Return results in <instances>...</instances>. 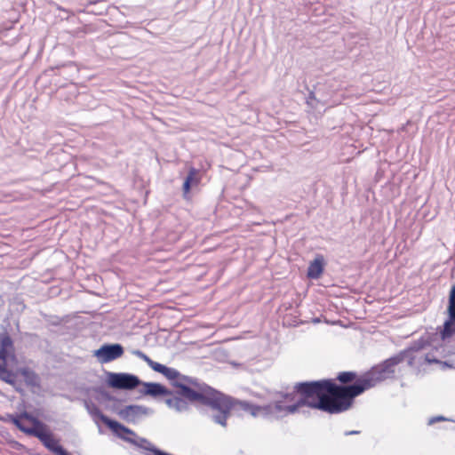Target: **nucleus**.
I'll return each mask as SVG.
<instances>
[{
	"label": "nucleus",
	"instance_id": "obj_11",
	"mask_svg": "<svg viewBox=\"0 0 455 455\" xmlns=\"http://www.w3.org/2000/svg\"><path fill=\"white\" fill-rule=\"evenodd\" d=\"M324 258L323 255H316L313 261L310 262L307 268V276L316 279L323 272Z\"/></svg>",
	"mask_w": 455,
	"mask_h": 455
},
{
	"label": "nucleus",
	"instance_id": "obj_10",
	"mask_svg": "<svg viewBox=\"0 0 455 455\" xmlns=\"http://www.w3.org/2000/svg\"><path fill=\"white\" fill-rule=\"evenodd\" d=\"M124 354V348L119 344L103 345L95 352V355L101 363H108L121 357Z\"/></svg>",
	"mask_w": 455,
	"mask_h": 455
},
{
	"label": "nucleus",
	"instance_id": "obj_5",
	"mask_svg": "<svg viewBox=\"0 0 455 455\" xmlns=\"http://www.w3.org/2000/svg\"><path fill=\"white\" fill-rule=\"evenodd\" d=\"M13 341L7 331L0 333V379L6 383L13 384L14 375L7 370V360L14 357Z\"/></svg>",
	"mask_w": 455,
	"mask_h": 455
},
{
	"label": "nucleus",
	"instance_id": "obj_9",
	"mask_svg": "<svg viewBox=\"0 0 455 455\" xmlns=\"http://www.w3.org/2000/svg\"><path fill=\"white\" fill-rule=\"evenodd\" d=\"M108 384L114 388L118 389H133L140 384V379L128 373H114L108 375Z\"/></svg>",
	"mask_w": 455,
	"mask_h": 455
},
{
	"label": "nucleus",
	"instance_id": "obj_16",
	"mask_svg": "<svg viewBox=\"0 0 455 455\" xmlns=\"http://www.w3.org/2000/svg\"><path fill=\"white\" fill-rule=\"evenodd\" d=\"M199 171L196 168H190L188 171V174L185 180H189V183L192 185H198L200 183V178L198 177Z\"/></svg>",
	"mask_w": 455,
	"mask_h": 455
},
{
	"label": "nucleus",
	"instance_id": "obj_4",
	"mask_svg": "<svg viewBox=\"0 0 455 455\" xmlns=\"http://www.w3.org/2000/svg\"><path fill=\"white\" fill-rule=\"evenodd\" d=\"M100 419L119 438L143 448L147 451H148V448H156L147 439L139 438L133 430L126 427L121 423L113 420L103 414L100 416ZM148 453V452H147V454Z\"/></svg>",
	"mask_w": 455,
	"mask_h": 455
},
{
	"label": "nucleus",
	"instance_id": "obj_13",
	"mask_svg": "<svg viewBox=\"0 0 455 455\" xmlns=\"http://www.w3.org/2000/svg\"><path fill=\"white\" fill-rule=\"evenodd\" d=\"M144 393L152 396H159L168 395L169 391L165 387L159 383H146Z\"/></svg>",
	"mask_w": 455,
	"mask_h": 455
},
{
	"label": "nucleus",
	"instance_id": "obj_3",
	"mask_svg": "<svg viewBox=\"0 0 455 455\" xmlns=\"http://www.w3.org/2000/svg\"><path fill=\"white\" fill-rule=\"evenodd\" d=\"M402 360L403 358L400 356L387 359L381 364L373 367L371 371L360 376V379L355 385L338 386V384L334 382V389L343 412L348 411L353 406L355 397L375 387L378 383L393 374L395 372V367L400 363Z\"/></svg>",
	"mask_w": 455,
	"mask_h": 455
},
{
	"label": "nucleus",
	"instance_id": "obj_12",
	"mask_svg": "<svg viewBox=\"0 0 455 455\" xmlns=\"http://www.w3.org/2000/svg\"><path fill=\"white\" fill-rule=\"evenodd\" d=\"M359 379L360 377H357L355 371H341L335 379V380L342 384L341 386L355 385Z\"/></svg>",
	"mask_w": 455,
	"mask_h": 455
},
{
	"label": "nucleus",
	"instance_id": "obj_2",
	"mask_svg": "<svg viewBox=\"0 0 455 455\" xmlns=\"http://www.w3.org/2000/svg\"><path fill=\"white\" fill-rule=\"evenodd\" d=\"M299 398L296 403L286 404L284 401H276L267 406L251 407V414L257 416L261 412L293 414L302 407L319 410L330 414L343 412L334 389V379H327L309 382H299L294 386Z\"/></svg>",
	"mask_w": 455,
	"mask_h": 455
},
{
	"label": "nucleus",
	"instance_id": "obj_7",
	"mask_svg": "<svg viewBox=\"0 0 455 455\" xmlns=\"http://www.w3.org/2000/svg\"><path fill=\"white\" fill-rule=\"evenodd\" d=\"M10 419L20 431L32 436V431H40L41 427L44 425L28 412H23L15 416L12 415L10 416Z\"/></svg>",
	"mask_w": 455,
	"mask_h": 455
},
{
	"label": "nucleus",
	"instance_id": "obj_6",
	"mask_svg": "<svg viewBox=\"0 0 455 455\" xmlns=\"http://www.w3.org/2000/svg\"><path fill=\"white\" fill-rule=\"evenodd\" d=\"M447 315L448 317L440 331V337L443 340L448 339L455 334V285L450 291Z\"/></svg>",
	"mask_w": 455,
	"mask_h": 455
},
{
	"label": "nucleus",
	"instance_id": "obj_8",
	"mask_svg": "<svg viewBox=\"0 0 455 455\" xmlns=\"http://www.w3.org/2000/svg\"><path fill=\"white\" fill-rule=\"evenodd\" d=\"M33 436L37 437L42 443L52 451L55 455H70L60 444L59 440L55 439L52 432L48 429L46 425L41 427L40 431H32Z\"/></svg>",
	"mask_w": 455,
	"mask_h": 455
},
{
	"label": "nucleus",
	"instance_id": "obj_14",
	"mask_svg": "<svg viewBox=\"0 0 455 455\" xmlns=\"http://www.w3.org/2000/svg\"><path fill=\"white\" fill-rule=\"evenodd\" d=\"M19 373L23 377L25 382L28 386L36 387L39 384L38 376L35 371L29 368H21L19 370Z\"/></svg>",
	"mask_w": 455,
	"mask_h": 455
},
{
	"label": "nucleus",
	"instance_id": "obj_17",
	"mask_svg": "<svg viewBox=\"0 0 455 455\" xmlns=\"http://www.w3.org/2000/svg\"><path fill=\"white\" fill-rule=\"evenodd\" d=\"M425 361L427 363H429V364L430 363H439V364H442L443 367H450V365L447 363L442 362L429 354L426 355Z\"/></svg>",
	"mask_w": 455,
	"mask_h": 455
},
{
	"label": "nucleus",
	"instance_id": "obj_19",
	"mask_svg": "<svg viewBox=\"0 0 455 455\" xmlns=\"http://www.w3.org/2000/svg\"><path fill=\"white\" fill-rule=\"evenodd\" d=\"M192 184L189 183V180H185L182 186L183 194L186 196L189 194Z\"/></svg>",
	"mask_w": 455,
	"mask_h": 455
},
{
	"label": "nucleus",
	"instance_id": "obj_18",
	"mask_svg": "<svg viewBox=\"0 0 455 455\" xmlns=\"http://www.w3.org/2000/svg\"><path fill=\"white\" fill-rule=\"evenodd\" d=\"M298 394L294 391L292 394H285L283 395V401L286 404H291L296 403L298 399H296V395Z\"/></svg>",
	"mask_w": 455,
	"mask_h": 455
},
{
	"label": "nucleus",
	"instance_id": "obj_15",
	"mask_svg": "<svg viewBox=\"0 0 455 455\" xmlns=\"http://www.w3.org/2000/svg\"><path fill=\"white\" fill-rule=\"evenodd\" d=\"M139 406L129 405L120 410L118 415L124 420L134 421L136 416L139 414Z\"/></svg>",
	"mask_w": 455,
	"mask_h": 455
},
{
	"label": "nucleus",
	"instance_id": "obj_1",
	"mask_svg": "<svg viewBox=\"0 0 455 455\" xmlns=\"http://www.w3.org/2000/svg\"><path fill=\"white\" fill-rule=\"evenodd\" d=\"M134 354L147 363L153 371L163 374L167 379L172 381V385L180 389L179 395L189 402H197L211 407L214 411H218L219 413L214 416V421L223 427L227 426V419L234 406V401L229 396L204 383L199 382L196 379L181 375L173 368L153 361L141 351H136Z\"/></svg>",
	"mask_w": 455,
	"mask_h": 455
}]
</instances>
